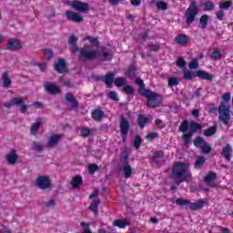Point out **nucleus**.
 I'll list each match as a JSON object with an SVG mask.
<instances>
[{
    "mask_svg": "<svg viewBox=\"0 0 233 233\" xmlns=\"http://www.w3.org/2000/svg\"><path fill=\"white\" fill-rule=\"evenodd\" d=\"M171 179H173L176 185L185 183V181H190L192 179V173H190L188 164L185 162L175 163L171 171Z\"/></svg>",
    "mask_w": 233,
    "mask_h": 233,
    "instance_id": "1",
    "label": "nucleus"
},
{
    "mask_svg": "<svg viewBox=\"0 0 233 233\" xmlns=\"http://www.w3.org/2000/svg\"><path fill=\"white\" fill-rule=\"evenodd\" d=\"M230 93H226L222 96V101L218 106V119L228 127H230Z\"/></svg>",
    "mask_w": 233,
    "mask_h": 233,
    "instance_id": "2",
    "label": "nucleus"
},
{
    "mask_svg": "<svg viewBox=\"0 0 233 233\" xmlns=\"http://www.w3.org/2000/svg\"><path fill=\"white\" fill-rule=\"evenodd\" d=\"M142 97H147V106H149V108H157V106L163 103L161 96L151 90L143 93Z\"/></svg>",
    "mask_w": 233,
    "mask_h": 233,
    "instance_id": "3",
    "label": "nucleus"
},
{
    "mask_svg": "<svg viewBox=\"0 0 233 233\" xmlns=\"http://www.w3.org/2000/svg\"><path fill=\"white\" fill-rule=\"evenodd\" d=\"M198 14L199 9L198 8V2H196V0H193L184 15L187 25H192V23L196 21V15H198Z\"/></svg>",
    "mask_w": 233,
    "mask_h": 233,
    "instance_id": "4",
    "label": "nucleus"
},
{
    "mask_svg": "<svg viewBox=\"0 0 233 233\" xmlns=\"http://www.w3.org/2000/svg\"><path fill=\"white\" fill-rule=\"evenodd\" d=\"M175 203L178 205V207H185L186 205H189L190 210H201L203 207H205V201L203 198H199L196 200L194 203H190V200L184 198H177Z\"/></svg>",
    "mask_w": 233,
    "mask_h": 233,
    "instance_id": "5",
    "label": "nucleus"
},
{
    "mask_svg": "<svg viewBox=\"0 0 233 233\" xmlns=\"http://www.w3.org/2000/svg\"><path fill=\"white\" fill-rule=\"evenodd\" d=\"M25 101H26V98L25 97H14L9 102L5 103L4 106H5V108H10V106H20L21 114H26L28 110V106L25 104Z\"/></svg>",
    "mask_w": 233,
    "mask_h": 233,
    "instance_id": "6",
    "label": "nucleus"
},
{
    "mask_svg": "<svg viewBox=\"0 0 233 233\" xmlns=\"http://www.w3.org/2000/svg\"><path fill=\"white\" fill-rule=\"evenodd\" d=\"M79 57L86 61H94L97 57V50H92V46H85L79 49Z\"/></svg>",
    "mask_w": 233,
    "mask_h": 233,
    "instance_id": "7",
    "label": "nucleus"
},
{
    "mask_svg": "<svg viewBox=\"0 0 233 233\" xmlns=\"http://www.w3.org/2000/svg\"><path fill=\"white\" fill-rule=\"evenodd\" d=\"M203 126L198 122H190L189 123V132L182 135V141H184L185 145H189L190 140L192 139V136L198 132V130H201Z\"/></svg>",
    "mask_w": 233,
    "mask_h": 233,
    "instance_id": "8",
    "label": "nucleus"
},
{
    "mask_svg": "<svg viewBox=\"0 0 233 233\" xmlns=\"http://www.w3.org/2000/svg\"><path fill=\"white\" fill-rule=\"evenodd\" d=\"M194 146L197 148H199L202 154H210L212 152V147L208 145V142H206L203 137H197L193 141Z\"/></svg>",
    "mask_w": 233,
    "mask_h": 233,
    "instance_id": "9",
    "label": "nucleus"
},
{
    "mask_svg": "<svg viewBox=\"0 0 233 233\" xmlns=\"http://www.w3.org/2000/svg\"><path fill=\"white\" fill-rule=\"evenodd\" d=\"M119 117L120 134L122 137H127V136H128V132H130V122L127 119L125 115H120Z\"/></svg>",
    "mask_w": 233,
    "mask_h": 233,
    "instance_id": "10",
    "label": "nucleus"
},
{
    "mask_svg": "<svg viewBox=\"0 0 233 233\" xmlns=\"http://www.w3.org/2000/svg\"><path fill=\"white\" fill-rule=\"evenodd\" d=\"M35 187L40 188L41 190H46V188H50L52 184L50 183V178L46 176H39L36 177Z\"/></svg>",
    "mask_w": 233,
    "mask_h": 233,
    "instance_id": "11",
    "label": "nucleus"
},
{
    "mask_svg": "<svg viewBox=\"0 0 233 233\" xmlns=\"http://www.w3.org/2000/svg\"><path fill=\"white\" fill-rule=\"evenodd\" d=\"M55 71L58 74H66L68 72V66L66 62L63 58H58L57 61L54 62Z\"/></svg>",
    "mask_w": 233,
    "mask_h": 233,
    "instance_id": "12",
    "label": "nucleus"
},
{
    "mask_svg": "<svg viewBox=\"0 0 233 233\" xmlns=\"http://www.w3.org/2000/svg\"><path fill=\"white\" fill-rule=\"evenodd\" d=\"M73 10L81 12L82 14H86L90 10V5L86 2L76 0Z\"/></svg>",
    "mask_w": 233,
    "mask_h": 233,
    "instance_id": "13",
    "label": "nucleus"
},
{
    "mask_svg": "<svg viewBox=\"0 0 233 233\" xmlns=\"http://www.w3.org/2000/svg\"><path fill=\"white\" fill-rule=\"evenodd\" d=\"M66 17L67 21H72L73 23H83V21H85L83 16L79 15L78 13L71 10L66 11Z\"/></svg>",
    "mask_w": 233,
    "mask_h": 233,
    "instance_id": "14",
    "label": "nucleus"
},
{
    "mask_svg": "<svg viewBox=\"0 0 233 233\" xmlns=\"http://www.w3.org/2000/svg\"><path fill=\"white\" fill-rule=\"evenodd\" d=\"M7 43V50H10L11 52H17V50H21L23 46H21V41L15 39V38H9Z\"/></svg>",
    "mask_w": 233,
    "mask_h": 233,
    "instance_id": "15",
    "label": "nucleus"
},
{
    "mask_svg": "<svg viewBox=\"0 0 233 233\" xmlns=\"http://www.w3.org/2000/svg\"><path fill=\"white\" fill-rule=\"evenodd\" d=\"M61 137H62L59 134H55L51 136L46 145L47 148H56V147H57V143L61 141Z\"/></svg>",
    "mask_w": 233,
    "mask_h": 233,
    "instance_id": "16",
    "label": "nucleus"
},
{
    "mask_svg": "<svg viewBox=\"0 0 233 233\" xmlns=\"http://www.w3.org/2000/svg\"><path fill=\"white\" fill-rule=\"evenodd\" d=\"M96 57H103V61H112L114 55L107 47H102V54L97 52Z\"/></svg>",
    "mask_w": 233,
    "mask_h": 233,
    "instance_id": "17",
    "label": "nucleus"
},
{
    "mask_svg": "<svg viewBox=\"0 0 233 233\" xmlns=\"http://www.w3.org/2000/svg\"><path fill=\"white\" fill-rule=\"evenodd\" d=\"M45 88H46V92L49 93L51 96H56V94H61V89L57 86H56L52 83H46L45 85Z\"/></svg>",
    "mask_w": 233,
    "mask_h": 233,
    "instance_id": "18",
    "label": "nucleus"
},
{
    "mask_svg": "<svg viewBox=\"0 0 233 233\" xmlns=\"http://www.w3.org/2000/svg\"><path fill=\"white\" fill-rule=\"evenodd\" d=\"M221 156L222 157H225L227 161H230V159H232V146H230V144H227L222 149Z\"/></svg>",
    "mask_w": 233,
    "mask_h": 233,
    "instance_id": "19",
    "label": "nucleus"
},
{
    "mask_svg": "<svg viewBox=\"0 0 233 233\" xmlns=\"http://www.w3.org/2000/svg\"><path fill=\"white\" fill-rule=\"evenodd\" d=\"M120 170H123L126 179L132 177V166H130V163L120 164Z\"/></svg>",
    "mask_w": 233,
    "mask_h": 233,
    "instance_id": "20",
    "label": "nucleus"
},
{
    "mask_svg": "<svg viewBox=\"0 0 233 233\" xmlns=\"http://www.w3.org/2000/svg\"><path fill=\"white\" fill-rule=\"evenodd\" d=\"M18 157L15 153V150L11 149L9 154L6 155V160L9 165H15V161H17Z\"/></svg>",
    "mask_w": 233,
    "mask_h": 233,
    "instance_id": "21",
    "label": "nucleus"
},
{
    "mask_svg": "<svg viewBox=\"0 0 233 233\" xmlns=\"http://www.w3.org/2000/svg\"><path fill=\"white\" fill-rule=\"evenodd\" d=\"M197 77H199L200 79H205L206 81H212L214 79V75H210V73L206 71H197Z\"/></svg>",
    "mask_w": 233,
    "mask_h": 233,
    "instance_id": "22",
    "label": "nucleus"
},
{
    "mask_svg": "<svg viewBox=\"0 0 233 233\" xmlns=\"http://www.w3.org/2000/svg\"><path fill=\"white\" fill-rule=\"evenodd\" d=\"M175 41L180 46H187L188 45V36L187 35H178L176 36Z\"/></svg>",
    "mask_w": 233,
    "mask_h": 233,
    "instance_id": "23",
    "label": "nucleus"
},
{
    "mask_svg": "<svg viewBox=\"0 0 233 233\" xmlns=\"http://www.w3.org/2000/svg\"><path fill=\"white\" fill-rule=\"evenodd\" d=\"M66 101L68 103H71L72 108H77L79 106V102L74 97V95L72 93H66Z\"/></svg>",
    "mask_w": 233,
    "mask_h": 233,
    "instance_id": "24",
    "label": "nucleus"
},
{
    "mask_svg": "<svg viewBox=\"0 0 233 233\" xmlns=\"http://www.w3.org/2000/svg\"><path fill=\"white\" fill-rule=\"evenodd\" d=\"M80 185H83V177L81 175H76L71 180V186L73 188H78Z\"/></svg>",
    "mask_w": 233,
    "mask_h": 233,
    "instance_id": "25",
    "label": "nucleus"
},
{
    "mask_svg": "<svg viewBox=\"0 0 233 233\" xmlns=\"http://www.w3.org/2000/svg\"><path fill=\"white\" fill-rule=\"evenodd\" d=\"M206 161H207V157H205L203 156L197 157V159L195 162V169L201 170V168H203V165H205Z\"/></svg>",
    "mask_w": 233,
    "mask_h": 233,
    "instance_id": "26",
    "label": "nucleus"
},
{
    "mask_svg": "<svg viewBox=\"0 0 233 233\" xmlns=\"http://www.w3.org/2000/svg\"><path fill=\"white\" fill-rule=\"evenodd\" d=\"M136 85H137L139 86L138 94L141 95L142 96H143V94H145L147 91H150V89L145 88V82L143 81V79H141L139 77L137 78Z\"/></svg>",
    "mask_w": 233,
    "mask_h": 233,
    "instance_id": "27",
    "label": "nucleus"
},
{
    "mask_svg": "<svg viewBox=\"0 0 233 233\" xmlns=\"http://www.w3.org/2000/svg\"><path fill=\"white\" fill-rule=\"evenodd\" d=\"M114 77L115 75L112 72H109L105 76L103 81L106 83L108 88L112 87V84L114 83Z\"/></svg>",
    "mask_w": 233,
    "mask_h": 233,
    "instance_id": "28",
    "label": "nucleus"
},
{
    "mask_svg": "<svg viewBox=\"0 0 233 233\" xmlns=\"http://www.w3.org/2000/svg\"><path fill=\"white\" fill-rule=\"evenodd\" d=\"M2 81L4 88H8L12 85V80L10 79V76L7 72L2 74Z\"/></svg>",
    "mask_w": 233,
    "mask_h": 233,
    "instance_id": "29",
    "label": "nucleus"
},
{
    "mask_svg": "<svg viewBox=\"0 0 233 233\" xmlns=\"http://www.w3.org/2000/svg\"><path fill=\"white\" fill-rule=\"evenodd\" d=\"M92 117L95 119V121H103V117H105V112L101 109H96L92 113Z\"/></svg>",
    "mask_w": 233,
    "mask_h": 233,
    "instance_id": "30",
    "label": "nucleus"
},
{
    "mask_svg": "<svg viewBox=\"0 0 233 233\" xmlns=\"http://www.w3.org/2000/svg\"><path fill=\"white\" fill-rule=\"evenodd\" d=\"M216 177H218V174L209 171L208 173V175L205 177V182L207 183V185H208L209 187H212V182L215 181Z\"/></svg>",
    "mask_w": 233,
    "mask_h": 233,
    "instance_id": "31",
    "label": "nucleus"
},
{
    "mask_svg": "<svg viewBox=\"0 0 233 233\" xmlns=\"http://www.w3.org/2000/svg\"><path fill=\"white\" fill-rule=\"evenodd\" d=\"M209 19H210V16L208 15H202L199 18L200 28L205 30V28H207V26H208Z\"/></svg>",
    "mask_w": 233,
    "mask_h": 233,
    "instance_id": "32",
    "label": "nucleus"
},
{
    "mask_svg": "<svg viewBox=\"0 0 233 233\" xmlns=\"http://www.w3.org/2000/svg\"><path fill=\"white\" fill-rule=\"evenodd\" d=\"M218 132V124L215 123L213 127H208L204 131V136L206 137H211V136H214Z\"/></svg>",
    "mask_w": 233,
    "mask_h": 233,
    "instance_id": "33",
    "label": "nucleus"
},
{
    "mask_svg": "<svg viewBox=\"0 0 233 233\" xmlns=\"http://www.w3.org/2000/svg\"><path fill=\"white\" fill-rule=\"evenodd\" d=\"M209 57L212 59V61H219V59L223 57V55L221 54V50L215 49L213 52H211Z\"/></svg>",
    "mask_w": 233,
    "mask_h": 233,
    "instance_id": "34",
    "label": "nucleus"
},
{
    "mask_svg": "<svg viewBox=\"0 0 233 233\" xmlns=\"http://www.w3.org/2000/svg\"><path fill=\"white\" fill-rule=\"evenodd\" d=\"M147 123H148V117L144 115H139L137 118V125L140 127L141 130L145 128V125H147Z\"/></svg>",
    "mask_w": 233,
    "mask_h": 233,
    "instance_id": "35",
    "label": "nucleus"
},
{
    "mask_svg": "<svg viewBox=\"0 0 233 233\" xmlns=\"http://www.w3.org/2000/svg\"><path fill=\"white\" fill-rule=\"evenodd\" d=\"M99 203H101V201L99 199H95L92 201L90 207H89V210H91V212H94L95 216H97V208L99 207Z\"/></svg>",
    "mask_w": 233,
    "mask_h": 233,
    "instance_id": "36",
    "label": "nucleus"
},
{
    "mask_svg": "<svg viewBox=\"0 0 233 233\" xmlns=\"http://www.w3.org/2000/svg\"><path fill=\"white\" fill-rule=\"evenodd\" d=\"M41 127V118H37L36 122L35 124L32 125L31 127V134L33 136H35V134H37V131L39 130V127Z\"/></svg>",
    "mask_w": 233,
    "mask_h": 233,
    "instance_id": "37",
    "label": "nucleus"
},
{
    "mask_svg": "<svg viewBox=\"0 0 233 233\" xmlns=\"http://www.w3.org/2000/svg\"><path fill=\"white\" fill-rule=\"evenodd\" d=\"M188 127H190V123H188V120H184L181 123L178 130L179 132H182V134H187V132L188 131Z\"/></svg>",
    "mask_w": 233,
    "mask_h": 233,
    "instance_id": "38",
    "label": "nucleus"
},
{
    "mask_svg": "<svg viewBox=\"0 0 233 233\" xmlns=\"http://www.w3.org/2000/svg\"><path fill=\"white\" fill-rule=\"evenodd\" d=\"M114 84L117 86V88L125 86V85H127V78L118 76L115 79Z\"/></svg>",
    "mask_w": 233,
    "mask_h": 233,
    "instance_id": "39",
    "label": "nucleus"
},
{
    "mask_svg": "<svg viewBox=\"0 0 233 233\" xmlns=\"http://www.w3.org/2000/svg\"><path fill=\"white\" fill-rule=\"evenodd\" d=\"M165 157V153L162 150L157 151L154 153L153 161L154 163H159V159Z\"/></svg>",
    "mask_w": 233,
    "mask_h": 233,
    "instance_id": "40",
    "label": "nucleus"
},
{
    "mask_svg": "<svg viewBox=\"0 0 233 233\" xmlns=\"http://www.w3.org/2000/svg\"><path fill=\"white\" fill-rule=\"evenodd\" d=\"M136 72H137V66H131L127 70V77H129V79H134V77H136Z\"/></svg>",
    "mask_w": 233,
    "mask_h": 233,
    "instance_id": "41",
    "label": "nucleus"
},
{
    "mask_svg": "<svg viewBox=\"0 0 233 233\" xmlns=\"http://www.w3.org/2000/svg\"><path fill=\"white\" fill-rule=\"evenodd\" d=\"M128 157H129L128 151L127 150L123 151L122 157H120V165L128 164L129 163Z\"/></svg>",
    "mask_w": 233,
    "mask_h": 233,
    "instance_id": "42",
    "label": "nucleus"
},
{
    "mask_svg": "<svg viewBox=\"0 0 233 233\" xmlns=\"http://www.w3.org/2000/svg\"><path fill=\"white\" fill-rule=\"evenodd\" d=\"M115 227H118L119 228H125L127 225H129L128 221L118 219L114 221Z\"/></svg>",
    "mask_w": 233,
    "mask_h": 233,
    "instance_id": "43",
    "label": "nucleus"
},
{
    "mask_svg": "<svg viewBox=\"0 0 233 233\" xmlns=\"http://www.w3.org/2000/svg\"><path fill=\"white\" fill-rule=\"evenodd\" d=\"M156 6L158 10H168V4L167 2L158 1L156 3Z\"/></svg>",
    "mask_w": 233,
    "mask_h": 233,
    "instance_id": "44",
    "label": "nucleus"
},
{
    "mask_svg": "<svg viewBox=\"0 0 233 233\" xmlns=\"http://www.w3.org/2000/svg\"><path fill=\"white\" fill-rule=\"evenodd\" d=\"M80 227H82V233H92V230H90V224L86 222H81Z\"/></svg>",
    "mask_w": 233,
    "mask_h": 233,
    "instance_id": "45",
    "label": "nucleus"
},
{
    "mask_svg": "<svg viewBox=\"0 0 233 233\" xmlns=\"http://www.w3.org/2000/svg\"><path fill=\"white\" fill-rule=\"evenodd\" d=\"M44 54H45V59L46 61H50V59H52V57H54V52L51 51V49H44L43 50Z\"/></svg>",
    "mask_w": 233,
    "mask_h": 233,
    "instance_id": "46",
    "label": "nucleus"
},
{
    "mask_svg": "<svg viewBox=\"0 0 233 233\" xmlns=\"http://www.w3.org/2000/svg\"><path fill=\"white\" fill-rule=\"evenodd\" d=\"M204 10H205V12H210V11L214 10V3H212L211 1L205 2Z\"/></svg>",
    "mask_w": 233,
    "mask_h": 233,
    "instance_id": "47",
    "label": "nucleus"
},
{
    "mask_svg": "<svg viewBox=\"0 0 233 233\" xmlns=\"http://www.w3.org/2000/svg\"><path fill=\"white\" fill-rule=\"evenodd\" d=\"M232 6V2L231 1H226V2H221L219 4V8L221 10H228Z\"/></svg>",
    "mask_w": 233,
    "mask_h": 233,
    "instance_id": "48",
    "label": "nucleus"
},
{
    "mask_svg": "<svg viewBox=\"0 0 233 233\" xmlns=\"http://www.w3.org/2000/svg\"><path fill=\"white\" fill-rule=\"evenodd\" d=\"M86 39H87L91 43V45H93V46H99V40L97 38L87 35Z\"/></svg>",
    "mask_w": 233,
    "mask_h": 233,
    "instance_id": "49",
    "label": "nucleus"
},
{
    "mask_svg": "<svg viewBox=\"0 0 233 233\" xmlns=\"http://www.w3.org/2000/svg\"><path fill=\"white\" fill-rule=\"evenodd\" d=\"M188 68H190V70H196V68H199V62L198 61V59H193L189 63Z\"/></svg>",
    "mask_w": 233,
    "mask_h": 233,
    "instance_id": "50",
    "label": "nucleus"
},
{
    "mask_svg": "<svg viewBox=\"0 0 233 233\" xmlns=\"http://www.w3.org/2000/svg\"><path fill=\"white\" fill-rule=\"evenodd\" d=\"M186 66L187 62L185 61V58H183V56L178 57L177 60V66H178V68H185Z\"/></svg>",
    "mask_w": 233,
    "mask_h": 233,
    "instance_id": "51",
    "label": "nucleus"
},
{
    "mask_svg": "<svg viewBox=\"0 0 233 233\" xmlns=\"http://www.w3.org/2000/svg\"><path fill=\"white\" fill-rule=\"evenodd\" d=\"M141 143H143V139L139 136H136L134 139V147L135 148H139L141 147Z\"/></svg>",
    "mask_w": 233,
    "mask_h": 233,
    "instance_id": "52",
    "label": "nucleus"
},
{
    "mask_svg": "<svg viewBox=\"0 0 233 233\" xmlns=\"http://www.w3.org/2000/svg\"><path fill=\"white\" fill-rule=\"evenodd\" d=\"M123 92H125V94L133 96V94H135L136 90L131 86H126L123 88Z\"/></svg>",
    "mask_w": 233,
    "mask_h": 233,
    "instance_id": "53",
    "label": "nucleus"
},
{
    "mask_svg": "<svg viewBox=\"0 0 233 233\" xmlns=\"http://www.w3.org/2000/svg\"><path fill=\"white\" fill-rule=\"evenodd\" d=\"M59 83L62 85V86H67V88L72 86V82H70V80H66L64 77L59 78Z\"/></svg>",
    "mask_w": 233,
    "mask_h": 233,
    "instance_id": "54",
    "label": "nucleus"
},
{
    "mask_svg": "<svg viewBox=\"0 0 233 233\" xmlns=\"http://www.w3.org/2000/svg\"><path fill=\"white\" fill-rule=\"evenodd\" d=\"M89 174H96L99 170V167L96 164H91L88 166Z\"/></svg>",
    "mask_w": 233,
    "mask_h": 233,
    "instance_id": "55",
    "label": "nucleus"
},
{
    "mask_svg": "<svg viewBox=\"0 0 233 233\" xmlns=\"http://www.w3.org/2000/svg\"><path fill=\"white\" fill-rule=\"evenodd\" d=\"M179 85V80L176 77H171L168 80V86H177Z\"/></svg>",
    "mask_w": 233,
    "mask_h": 233,
    "instance_id": "56",
    "label": "nucleus"
},
{
    "mask_svg": "<svg viewBox=\"0 0 233 233\" xmlns=\"http://www.w3.org/2000/svg\"><path fill=\"white\" fill-rule=\"evenodd\" d=\"M159 135L156 132H152V133H149L148 135H147V141H154V139H157V137H158Z\"/></svg>",
    "mask_w": 233,
    "mask_h": 233,
    "instance_id": "57",
    "label": "nucleus"
},
{
    "mask_svg": "<svg viewBox=\"0 0 233 233\" xmlns=\"http://www.w3.org/2000/svg\"><path fill=\"white\" fill-rule=\"evenodd\" d=\"M108 96H109V99H111L112 101H119L117 93H116L115 91H110Z\"/></svg>",
    "mask_w": 233,
    "mask_h": 233,
    "instance_id": "58",
    "label": "nucleus"
},
{
    "mask_svg": "<svg viewBox=\"0 0 233 233\" xmlns=\"http://www.w3.org/2000/svg\"><path fill=\"white\" fill-rule=\"evenodd\" d=\"M80 134L82 136V137H88L90 136V129L88 128H83L81 131H80Z\"/></svg>",
    "mask_w": 233,
    "mask_h": 233,
    "instance_id": "59",
    "label": "nucleus"
},
{
    "mask_svg": "<svg viewBox=\"0 0 233 233\" xmlns=\"http://www.w3.org/2000/svg\"><path fill=\"white\" fill-rule=\"evenodd\" d=\"M33 147L36 152H41L43 150V146H41L39 142H34Z\"/></svg>",
    "mask_w": 233,
    "mask_h": 233,
    "instance_id": "60",
    "label": "nucleus"
},
{
    "mask_svg": "<svg viewBox=\"0 0 233 233\" xmlns=\"http://www.w3.org/2000/svg\"><path fill=\"white\" fill-rule=\"evenodd\" d=\"M77 43V37L74 36V35H70L68 38V45L71 46L72 45H76Z\"/></svg>",
    "mask_w": 233,
    "mask_h": 233,
    "instance_id": "61",
    "label": "nucleus"
},
{
    "mask_svg": "<svg viewBox=\"0 0 233 233\" xmlns=\"http://www.w3.org/2000/svg\"><path fill=\"white\" fill-rule=\"evenodd\" d=\"M148 48L151 52H157L158 50H160L161 47L157 45L152 44L148 46Z\"/></svg>",
    "mask_w": 233,
    "mask_h": 233,
    "instance_id": "62",
    "label": "nucleus"
},
{
    "mask_svg": "<svg viewBox=\"0 0 233 233\" xmlns=\"http://www.w3.org/2000/svg\"><path fill=\"white\" fill-rule=\"evenodd\" d=\"M70 50H71V53L72 54H76V52H79V46L75 44V45H72L70 46Z\"/></svg>",
    "mask_w": 233,
    "mask_h": 233,
    "instance_id": "63",
    "label": "nucleus"
},
{
    "mask_svg": "<svg viewBox=\"0 0 233 233\" xmlns=\"http://www.w3.org/2000/svg\"><path fill=\"white\" fill-rule=\"evenodd\" d=\"M193 76H192V72L190 71H185L184 72V79H187V80H190V79H193Z\"/></svg>",
    "mask_w": 233,
    "mask_h": 233,
    "instance_id": "64",
    "label": "nucleus"
}]
</instances>
